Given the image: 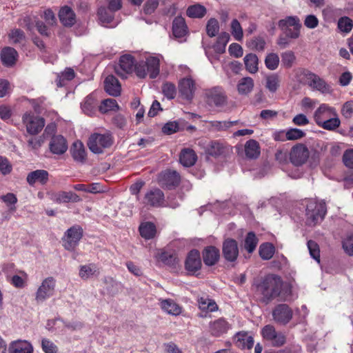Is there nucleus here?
Masks as SVG:
<instances>
[{
	"label": "nucleus",
	"mask_w": 353,
	"mask_h": 353,
	"mask_svg": "<svg viewBox=\"0 0 353 353\" xmlns=\"http://www.w3.org/2000/svg\"><path fill=\"white\" fill-rule=\"evenodd\" d=\"M254 85V80L251 77H243L237 84L238 92L241 95H247L252 91Z\"/></svg>",
	"instance_id": "473e14b6"
},
{
	"label": "nucleus",
	"mask_w": 353,
	"mask_h": 353,
	"mask_svg": "<svg viewBox=\"0 0 353 353\" xmlns=\"http://www.w3.org/2000/svg\"><path fill=\"white\" fill-rule=\"evenodd\" d=\"M231 150L232 148L230 145L218 141H210L208 143L205 150L207 154L214 157L225 155Z\"/></svg>",
	"instance_id": "2eb2a0df"
},
{
	"label": "nucleus",
	"mask_w": 353,
	"mask_h": 353,
	"mask_svg": "<svg viewBox=\"0 0 353 353\" xmlns=\"http://www.w3.org/2000/svg\"><path fill=\"white\" fill-rule=\"evenodd\" d=\"M179 90L183 99L191 100L195 91L194 81L190 77L183 78L179 83Z\"/></svg>",
	"instance_id": "dca6fc26"
},
{
	"label": "nucleus",
	"mask_w": 353,
	"mask_h": 353,
	"mask_svg": "<svg viewBox=\"0 0 353 353\" xmlns=\"http://www.w3.org/2000/svg\"><path fill=\"white\" fill-rule=\"evenodd\" d=\"M141 203L144 207L154 206V189L148 190L141 199Z\"/></svg>",
	"instance_id": "052dcab7"
},
{
	"label": "nucleus",
	"mask_w": 353,
	"mask_h": 353,
	"mask_svg": "<svg viewBox=\"0 0 353 353\" xmlns=\"http://www.w3.org/2000/svg\"><path fill=\"white\" fill-rule=\"evenodd\" d=\"M83 236L82 229L79 226H72L65 233L63 238V247L70 251H72L77 247L79 241Z\"/></svg>",
	"instance_id": "9d476101"
},
{
	"label": "nucleus",
	"mask_w": 353,
	"mask_h": 353,
	"mask_svg": "<svg viewBox=\"0 0 353 353\" xmlns=\"http://www.w3.org/2000/svg\"><path fill=\"white\" fill-rule=\"evenodd\" d=\"M99 270L94 264H88L80 266L79 276L83 280H88L99 274Z\"/></svg>",
	"instance_id": "c9c22d12"
},
{
	"label": "nucleus",
	"mask_w": 353,
	"mask_h": 353,
	"mask_svg": "<svg viewBox=\"0 0 353 353\" xmlns=\"http://www.w3.org/2000/svg\"><path fill=\"white\" fill-rule=\"evenodd\" d=\"M353 27L352 20L347 17H343L338 21V28L341 32L348 33Z\"/></svg>",
	"instance_id": "13d9d810"
},
{
	"label": "nucleus",
	"mask_w": 353,
	"mask_h": 353,
	"mask_svg": "<svg viewBox=\"0 0 353 353\" xmlns=\"http://www.w3.org/2000/svg\"><path fill=\"white\" fill-rule=\"evenodd\" d=\"M201 267L200 253L196 250H191L185 261V268L191 273H194Z\"/></svg>",
	"instance_id": "4be33fe9"
},
{
	"label": "nucleus",
	"mask_w": 353,
	"mask_h": 353,
	"mask_svg": "<svg viewBox=\"0 0 353 353\" xmlns=\"http://www.w3.org/2000/svg\"><path fill=\"white\" fill-rule=\"evenodd\" d=\"M296 59L294 53L292 51H286L281 54V61L284 66L290 68Z\"/></svg>",
	"instance_id": "69168bd1"
},
{
	"label": "nucleus",
	"mask_w": 353,
	"mask_h": 353,
	"mask_svg": "<svg viewBox=\"0 0 353 353\" xmlns=\"http://www.w3.org/2000/svg\"><path fill=\"white\" fill-rule=\"evenodd\" d=\"M219 30V22L216 19H210L206 26V31L208 36L212 37L216 36Z\"/></svg>",
	"instance_id": "e2e57ef3"
},
{
	"label": "nucleus",
	"mask_w": 353,
	"mask_h": 353,
	"mask_svg": "<svg viewBox=\"0 0 353 353\" xmlns=\"http://www.w3.org/2000/svg\"><path fill=\"white\" fill-rule=\"evenodd\" d=\"M281 78L277 74H271L265 78V88L272 93L277 91L280 86Z\"/></svg>",
	"instance_id": "a19ab883"
},
{
	"label": "nucleus",
	"mask_w": 353,
	"mask_h": 353,
	"mask_svg": "<svg viewBox=\"0 0 353 353\" xmlns=\"http://www.w3.org/2000/svg\"><path fill=\"white\" fill-rule=\"evenodd\" d=\"M257 292L261 295V301L266 304L274 299L280 301H292L296 299L292 293V286L283 283L281 278L275 274L266 276L258 285Z\"/></svg>",
	"instance_id": "f03ea898"
},
{
	"label": "nucleus",
	"mask_w": 353,
	"mask_h": 353,
	"mask_svg": "<svg viewBox=\"0 0 353 353\" xmlns=\"http://www.w3.org/2000/svg\"><path fill=\"white\" fill-rule=\"evenodd\" d=\"M139 230L140 235L145 239H152L154 237V224L152 222L142 223Z\"/></svg>",
	"instance_id": "37998d69"
},
{
	"label": "nucleus",
	"mask_w": 353,
	"mask_h": 353,
	"mask_svg": "<svg viewBox=\"0 0 353 353\" xmlns=\"http://www.w3.org/2000/svg\"><path fill=\"white\" fill-rule=\"evenodd\" d=\"M234 341L239 347L250 349L254 345V339L245 332H239L234 336Z\"/></svg>",
	"instance_id": "f704fd0d"
},
{
	"label": "nucleus",
	"mask_w": 353,
	"mask_h": 353,
	"mask_svg": "<svg viewBox=\"0 0 353 353\" xmlns=\"http://www.w3.org/2000/svg\"><path fill=\"white\" fill-rule=\"evenodd\" d=\"M343 248L350 256L353 255V234H350L343 241Z\"/></svg>",
	"instance_id": "774afa93"
},
{
	"label": "nucleus",
	"mask_w": 353,
	"mask_h": 353,
	"mask_svg": "<svg viewBox=\"0 0 353 353\" xmlns=\"http://www.w3.org/2000/svg\"><path fill=\"white\" fill-rule=\"evenodd\" d=\"M197 160V156L195 152L190 148H183L179 154V162L186 168L191 167L195 164Z\"/></svg>",
	"instance_id": "bb28decb"
},
{
	"label": "nucleus",
	"mask_w": 353,
	"mask_h": 353,
	"mask_svg": "<svg viewBox=\"0 0 353 353\" xmlns=\"http://www.w3.org/2000/svg\"><path fill=\"white\" fill-rule=\"evenodd\" d=\"M247 46L255 51H263L265 47V41L263 38L258 37L250 39L246 43Z\"/></svg>",
	"instance_id": "8fccbe9b"
},
{
	"label": "nucleus",
	"mask_w": 353,
	"mask_h": 353,
	"mask_svg": "<svg viewBox=\"0 0 353 353\" xmlns=\"http://www.w3.org/2000/svg\"><path fill=\"white\" fill-rule=\"evenodd\" d=\"M105 90L110 95L117 97L121 91V84L118 79L113 75H108L104 81Z\"/></svg>",
	"instance_id": "393cba45"
},
{
	"label": "nucleus",
	"mask_w": 353,
	"mask_h": 353,
	"mask_svg": "<svg viewBox=\"0 0 353 353\" xmlns=\"http://www.w3.org/2000/svg\"><path fill=\"white\" fill-rule=\"evenodd\" d=\"M74 77V71L73 69L68 68H66L61 74L57 76V85L59 87H62L65 81L72 80Z\"/></svg>",
	"instance_id": "4d7b16f0"
},
{
	"label": "nucleus",
	"mask_w": 353,
	"mask_h": 353,
	"mask_svg": "<svg viewBox=\"0 0 353 353\" xmlns=\"http://www.w3.org/2000/svg\"><path fill=\"white\" fill-rule=\"evenodd\" d=\"M199 307L200 310L206 312H214L218 310L216 302L210 299L208 296H202L197 299Z\"/></svg>",
	"instance_id": "72a5a7b5"
},
{
	"label": "nucleus",
	"mask_w": 353,
	"mask_h": 353,
	"mask_svg": "<svg viewBox=\"0 0 353 353\" xmlns=\"http://www.w3.org/2000/svg\"><path fill=\"white\" fill-rule=\"evenodd\" d=\"M119 108L117 101L113 99H107L101 102L99 106V110L102 113H106L109 111H116Z\"/></svg>",
	"instance_id": "603ef678"
},
{
	"label": "nucleus",
	"mask_w": 353,
	"mask_h": 353,
	"mask_svg": "<svg viewBox=\"0 0 353 353\" xmlns=\"http://www.w3.org/2000/svg\"><path fill=\"white\" fill-rule=\"evenodd\" d=\"M230 32L234 39L237 41H241L243 39V30L240 22L234 19L230 23Z\"/></svg>",
	"instance_id": "49530a36"
},
{
	"label": "nucleus",
	"mask_w": 353,
	"mask_h": 353,
	"mask_svg": "<svg viewBox=\"0 0 353 353\" xmlns=\"http://www.w3.org/2000/svg\"><path fill=\"white\" fill-rule=\"evenodd\" d=\"M8 37L12 44L23 45L26 42V35L23 30L19 28H14L8 33Z\"/></svg>",
	"instance_id": "e433bc0d"
},
{
	"label": "nucleus",
	"mask_w": 353,
	"mask_h": 353,
	"mask_svg": "<svg viewBox=\"0 0 353 353\" xmlns=\"http://www.w3.org/2000/svg\"><path fill=\"white\" fill-rule=\"evenodd\" d=\"M145 60L137 61L133 56L125 54L120 57L117 63L114 65L115 73L122 79H127L134 72L141 79L145 78L148 72H151L150 77L154 78V57L145 53Z\"/></svg>",
	"instance_id": "f257e3e1"
},
{
	"label": "nucleus",
	"mask_w": 353,
	"mask_h": 353,
	"mask_svg": "<svg viewBox=\"0 0 353 353\" xmlns=\"http://www.w3.org/2000/svg\"><path fill=\"white\" fill-rule=\"evenodd\" d=\"M223 253L226 260L234 261L239 255L236 241L231 239H226L223 245Z\"/></svg>",
	"instance_id": "aec40b11"
},
{
	"label": "nucleus",
	"mask_w": 353,
	"mask_h": 353,
	"mask_svg": "<svg viewBox=\"0 0 353 353\" xmlns=\"http://www.w3.org/2000/svg\"><path fill=\"white\" fill-rule=\"evenodd\" d=\"M154 12V1H148L143 7V14L145 16L144 19L146 23L152 24L153 23V13Z\"/></svg>",
	"instance_id": "864d4df0"
},
{
	"label": "nucleus",
	"mask_w": 353,
	"mask_h": 353,
	"mask_svg": "<svg viewBox=\"0 0 353 353\" xmlns=\"http://www.w3.org/2000/svg\"><path fill=\"white\" fill-rule=\"evenodd\" d=\"M279 57L276 53H268L265 58V67L270 70H276L279 65Z\"/></svg>",
	"instance_id": "09e8293b"
},
{
	"label": "nucleus",
	"mask_w": 353,
	"mask_h": 353,
	"mask_svg": "<svg viewBox=\"0 0 353 353\" xmlns=\"http://www.w3.org/2000/svg\"><path fill=\"white\" fill-rule=\"evenodd\" d=\"M310 157L307 147L303 143L294 145L289 153L290 161L295 166H301L305 163Z\"/></svg>",
	"instance_id": "6e6552de"
},
{
	"label": "nucleus",
	"mask_w": 353,
	"mask_h": 353,
	"mask_svg": "<svg viewBox=\"0 0 353 353\" xmlns=\"http://www.w3.org/2000/svg\"><path fill=\"white\" fill-rule=\"evenodd\" d=\"M246 70L250 74H256L259 71V58L254 53L247 54L243 58Z\"/></svg>",
	"instance_id": "7c9ffc66"
},
{
	"label": "nucleus",
	"mask_w": 353,
	"mask_h": 353,
	"mask_svg": "<svg viewBox=\"0 0 353 353\" xmlns=\"http://www.w3.org/2000/svg\"><path fill=\"white\" fill-rule=\"evenodd\" d=\"M274 320L280 324H287L292 318V310L286 304L278 305L272 312Z\"/></svg>",
	"instance_id": "4468645a"
},
{
	"label": "nucleus",
	"mask_w": 353,
	"mask_h": 353,
	"mask_svg": "<svg viewBox=\"0 0 353 353\" xmlns=\"http://www.w3.org/2000/svg\"><path fill=\"white\" fill-rule=\"evenodd\" d=\"M231 324L224 318L212 321L209 323V332L214 337H220L227 334L231 329Z\"/></svg>",
	"instance_id": "ddd939ff"
},
{
	"label": "nucleus",
	"mask_w": 353,
	"mask_h": 353,
	"mask_svg": "<svg viewBox=\"0 0 353 353\" xmlns=\"http://www.w3.org/2000/svg\"><path fill=\"white\" fill-rule=\"evenodd\" d=\"M263 338L269 341L273 346L279 347L285 343V336L281 332H276L271 325H265L261 330Z\"/></svg>",
	"instance_id": "9b49d317"
},
{
	"label": "nucleus",
	"mask_w": 353,
	"mask_h": 353,
	"mask_svg": "<svg viewBox=\"0 0 353 353\" xmlns=\"http://www.w3.org/2000/svg\"><path fill=\"white\" fill-rule=\"evenodd\" d=\"M259 252L263 260H269L273 256L275 248L272 243H265L260 245Z\"/></svg>",
	"instance_id": "de8ad7c7"
},
{
	"label": "nucleus",
	"mask_w": 353,
	"mask_h": 353,
	"mask_svg": "<svg viewBox=\"0 0 353 353\" xmlns=\"http://www.w3.org/2000/svg\"><path fill=\"white\" fill-rule=\"evenodd\" d=\"M236 123V121H210L208 122V128L212 131H223L229 129Z\"/></svg>",
	"instance_id": "79ce46f5"
},
{
	"label": "nucleus",
	"mask_w": 353,
	"mask_h": 353,
	"mask_svg": "<svg viewBox=\"0 0 353 353\" xmlns=\"http://www.w3.org/2000/svg\"><path fill=\"white\" fill-rule=\"evenodd\" d=\"M162 309L167 313L172 315H179L181 313L182 308L174 301L166 299L161 302Z\"/></svg>",
	"instance_id": "58836bf2"
},
{
	"label": "nucleus",
	"mask_w": 353,
	"mask_h": 353,
	"mask_svg": "<svg viewBox=\"0 0 353 353\" xmlns=\"http://www.w3.org/2000/svg\"><path fill=\"white\" fill-rule=\"evenodd\" d=\"M48 172L45 170H37L30 172L27 175V182L30 185H34L36 183H39L41 185H45L48 181Z\"/></svg>",
	"instance_id": "a878e982"
},
{
	"label": "nucleus",
	"mask_w": 353,
	"mask_h": 353,
	"mask_svg": "<svg viewBox=\"0 0 353 353\" xmlns=\"http://www.w3.org/2000/svg\"><path fill=\"white\" fill-rule=\"evenodd\" d=\"M230 40V35L227 32L221 33L217 38L216 42L213 45V50L217 54H222L225 51V47Z\"/></svg>",
	"instance_id": "4c0bfd02"
},
{
	"label": "nucleus",
	"mask_w": 353,
	"mask_h": 353,
	"mask_svg": "<svg viewBox=\"0 0 353 353\" xmlns=\"http://www.w3.org/2000/svg\"><path fill=\"white\" fill-rule=\"evenodd\" d=\"M18 53L15 49L11 47H6L1 52V59L3 64L7 67H11L16 63Z\"/></svg>",
	"instance_id": "cd10ccee"
},
{
	"label": "nucleus",
	"mask_w": 353,
	"mask_h": 353,
	"mask_svg": "<svg viewBox=\"0 0 353 353\" xmlns=\"http://www.w3.org/2000/svg\"><path fill=\"white\" fill-rule=\"evenodd\" d=\"M307 248L310 254V256L317 261L320 263V250L318 244L314 241H308Z\"/></svg>",
	"instance_id": "680f3d73"
},
{
	"label": "nucleus",
	"mask_w": 353,
	"mask_h": 353,
	"mask_svg": "<svg viewBox=\"0 0 353 353\" xmlns=\"http://www.w3.org/2000/svg\"><path fill=\"white\" fill-rule=\"evenodd\" d=\"M278 26L286 36L290 39H298L301 35V28L302 25L300 19L297 16H289L281 19L278 22Z\"/></svg>",
	"instance_id": "20e7f679"
},
{
	"label": "nucleus",
	"mask_w": 353,
	"mask_h": 353,
	"mask_svg": "<svg viewBox=\"0 0 353 353\" xmlns=\"http://www.w3.org/2000/svg\"><path fill=\"white\" fill-rule=\"evenodd\" d=\"M115 11L104 6L98 9L97 14L99 21L103 24H108L112 21Z\"/></svg>",
	"instance_id": "c03bdc74"
},
{
	"label": "nucleus",
	"mask_w": 353,
	"mask_h": 353,
	"mask_svg": "<svg viewBox=\"0 0 353 353\" xmlns=\"http://www.w3.org/2000/svg\"><path fill=\"white\" fill-rule=\"evenodd\" d=\"M162 92L168 99H172L175 97L176 90L175 85L169 82H166L162 85Z\"/></svg>",
	"instance_id": "bf43d9fd"
},
{
	"label": "nucleus",
	"mask_w": 353,
	"mask_h": 353,
	"mask_svg": "<svg viewBox=\"0 0 353 353\" xmlns=\"http://www.w3.org/2000/svg\"><path fill=\"white\" fill-rule=\"evenodd\" d=\"M52 199L58 203H77L81 199L76 193L72 192H59L53 194Z\"/></svg>",
	"instance_id": "c756f323"
},
{
	"label": "nucleus",
	"mask_w": 353,
	"mask_h": 353,
	"mask_svg": "<svg viewBox=\"0 0 353 353\" xmlns=\"http://www.w3.org/2000/svg\"><path fill=\"white\" fill-rule=\"evenodd\" d=\"M341 121L338 118L337 115L330 117L326 120L323 121L318 125L327 130H334L340 125Z\"/></svg>",
	"instance_id": "3c124183"
},
{
	"label": "nucleus",
	"mask_w": 353,
	"mask_h": 353,
	"mask_svg": "<svg viewBox=\"0 0 353 353\" xmlns=\"http://www.w3.org/2000/svg\"><path fill=\"white\" fill-rule=\"evenodd\" d=\"M304 135V132L298 128H290L285 131L286 140H297L303 137Z\"/></svg>",
	"instance_id": "0e129e2a"
},
{
	"label": "nucleus",
	"mask_w": 353,
	"mask_h": 353,
	"mask_svg": "<svg viewBox=\"0 0 353 353\" xmlns=\"http://www.w3.org/2000/svg\"><path fill=\"white\" fill-rule=\"evenodd\" d=\"M172 33L175 38L183 41L184 37L188 34V26L183 17L178 16L174 18L172 22Z\"/></svg>",
	"instance_id": "5701e85b"
},
{
	"label": "nucleus",
	"mask_w": 353,
	"mask_h": 353,
	"mask_svg": "<svg viewBox=\"0 0 353 353\" xmlns=\"http://www.w3.org/2000/svg\"><path fill=\"white\" fill-rule=\"evenodd\" d=\"M59 17L61 23L66 27H71L76 23L75 13L71 8L67 6L60 9Z\"/></svg>",
	"instance_id": "b1692460"
},
{
	"label": "nucleus",
	"mask_w": 353,
	"mask_h": 353,
	"mask_svg": "<svg viewBox=\"0 0 353 353\" xmlns=\"http://www.w3.org/2000/svg\"><path fill=\"white\" fill-rule=\"evenodd\" d=\"M56 288V280L52 276L44 279L35 294V300L37 303H42L47 299L53 296Z\"/></svg>",
	"instance_id": "423d86ee"
},
{
	"label": "nucleus",
	"mask_w": 353,
	"mask_h": 353,
	"mask_svg": "<svg viewBox=\"0 0 353 353\" xmlns=\"http://www.w3.org/2000/svg\"><path fill=\"white\" fill-rule=\"evenodd\" d=\"M305 81L312 90L319 91L321 94H330L332 91L331 85L314 73L307 72L305 74Z\"/></svg>",
	"instance_id": "0eeeda50"
},
{
	"label": "nucleus",
	"mask_w": 353,
	"mask_h": 353,
	"mask_svg": "<svg viewBox=\"0 0 353 353\" xmlns=\"http://www.w3.org/2000/svg\"><path fill=\"white\" fill-rule=\"evenodd\" d=\"M71 154L77 162L83 163L85 160L86 152L82 142L77 141L72 144Z\"/></svg>",
	"instance_id": "2f4dec72"
},
{
	"label": "nucleus",
	"mask_w": 353,
	"mask_h": 353,
	"mask_svg": "<svg viewBox=\"0 0 353 353\" xmlns=\"http://www.w3.org/2000/svg\"><path fill=\"white\" fill-rule=\"evenodd\" d=\"M49 148L53 154H63L68 150L67 141L61 135L54 136L50 141Z\"/></svg>",
	"instance_id": "412c9836"
},
{
	"label": "nucleus",
	"mask_w": 353,
	"mask_h": 353,
	"mask_svg": "<svg viewBox=\"0 0 353 353\" xmlns=\"http://www.w3.org/2000/svg\"><path fill=\"white\" fill-rule=\"evenodd\" d=\"M334 116H336L335 109L326 103H322L315 110L314 113V119L316 123L319 125L323 122V121Z\"/></svg>",
	"instance_id": "a211bd4d"
},
{
	"label": "nucleus",
	"mask_w": 353,
	"mask_h": 353,
	"mask_svg": "<svg viewBox=\"0 0 353 353\" xmlns=\"http://www.w3.org/2000/svg\"><path fill=\"white\" fill-rule=\"evenodd\" d=\"M245 152L248 158L255 159L260 154L259 143L253 139L248 141L245 145Z\"/></svg>",
	"instance_id": "ea45409f"
},
{
	"label": "nucleus",
	"mask_w": 353,
	"mask_h": 353,
	"mask_svg": "<svg viewBox=\"0 0 353 353\" xmlns=\"http://www.w3.org/2000/svg\"><path fill=\"white\" fill-rule=\"evenodd\" d=\"M41 347L45 353H57L58 350L57 345L47 339H43L41 341Z\"/></svg>",
	"instance_id": "338daca9"
},
{
	"label": "nucleus",
	"mask_w": 353,
	"mask_h": 353,
	"mask_svg": "<svg viewBox=\"0 0 353 353\" xmlns=\"http://www.w3.org/2000/svg\"><path fill=\"white\" fill-rule=\"evenodd\" d=\"M113 142V137L110 133H94L90 137L88 146L93 153L101 154L105 149L110 148Z\"/></svg>",
	"instance_id": "7ed1b4c3"
},
{
	"label": "nucleus",
	"mask_w": 353,
	"mask_h": 353,
	"mask_svg": "<svg viewBox=\"0 0 353 353\" xmlns=\"http://www.w3.org/2000/svg\"><path fill=\"white\" fill-rule=\"evenodd\" d=\"M258 243V239L255 234L252 232H249L245 239V249L249 252L252 253L256 248Z\"/></svg>",
	"instance_id": "6e6d98bb"
},
{
	"label": "nucleus",
	"mask_w": 353,
	"mask_h": 353,
	"mask_svg": "<svg viewBox=\"0 0 353 353\" xmlns=\"http://www.w3.org/2000/svg\"><path fill=\"white\" fill-rule=\"evenodd\" d=\"M22 122L26 126V131L31 135L38 134L45 125L43 118L34 116L30 113H25L22 117Z\"/></svg>",
	"instance_id": "1a4fd4ad"
},
{
	"label": "nucleus",
	"mask_w": 353,
	"mask_h": 353,
	"mask_svg": "<svg viewBox=\"0 0 353 353\" xmlns=\"http://www.w3.org/2000/svg\"><path fill=\"white\" fill-rule=\"evenodd\" d=\"M208 101L217 107L223 106L226 103V97L221 88L215 87L206 91Z\"/></svg>",
	"instance_id": "f3484780"
},
{
	"label": "nucleus",
	"mask_w": 353,
	"mask_h": 353,
	"mask_svg": "<svg viewBox=\"0 0 353 353\" xmlns=\"http://www.w3.org/2000/svg\"><path fill=\"white\" fill-rule=\"evenodd\" d=\"M8 353H33L34 347L27 340H16L10 343Z\"/></svg>",
	"instance_id": "6ab92c4d"
},
{
	"label": "nucleus",
	"mask_w": 353,
	"mask_h": 353,
	"mask_svg": "<svg viewBox=\"0 0 353 353\" xmlns=\"http://www.w3.org/2000/svg\"><path fill=\"white\" fill-rule=\"evenodd\" d=\"M206 13V8L201 4H194L188 8L186 14L190 18H202Z\"/></svg>",
	"instance_id": "a18cd8bd"
},
{
	"label": "nucleus",
	"mask_w": 353,
	"mask_h": 353,
	"mask_svg": "<svg viewBox=\"0 0 353 353\" xmlns=\"http://www.w3.org/2000/svg\"><path fill=\"white\" fill-rule=\"evenodd\" d=\"M219 250L214 246H208L203 252V259L205 265H214L219 259Z\"/></svg>",
	"instance_id": "c85d7f7f"
},
{
	"label": "nucleus",
	"mask_w": 353,
	"mask_h": 353,
	"mask_svg": "<svg viewBox=\"0 0 353 353\" xmlns=\"http://www.w3.org/2000/svg\"><path fill=\"white\" fill-rule=\"evenodd\" d=\"M325 203L311 200L307 204V223L314 225L323 220L325 214Z\"/></svg>",
	"instance_id": "39448f33"
},
{
	"label": "nucleus",
	"mask_w": 353,
	"mask_h": 353,
	"mask_svg": "<svg viewBox=\"0 0 353 353\" xmlns=\"http://www.w3.org/2000/svg\"><path fill=\"white\" fill-rule=\"evenodd\" d=\"M158 181L162 187L168 189H174L179 184L181 176L175 170H168L159 174Z\"/></svg>",
	"instance_id": "f8f14e48"
},
{
	"label": "nucleus",
	"mask_w": 353,
	"mask_h": 353,
	"mask_svg": "<svg viewBox=\"0 0 353 353\" xmlns=\"http://www.w3.org/2000/svg\"><path fill=\"white\" fill-rule=\"evenodd\" d=\"M96 106V100L92 95L88 96L81 104L83 111L87 114H91Z\"/></svg>",
	"instance_id": "5fc2aeb1"
}]
</instances>
